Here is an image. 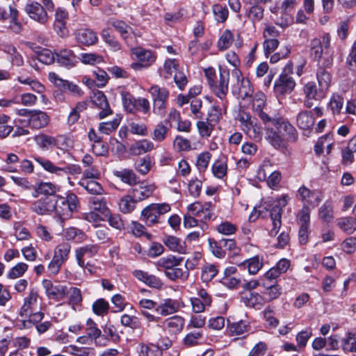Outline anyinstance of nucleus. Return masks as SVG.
<instances>
[{"label":"nucleus","mask_w":356,"mask_h":356,"mask_svg":"<svg viewBox=\"0 0 356 356\" xmlns=\"http://www.w3.org/2000/svg\"><path fill=\"white\" fill-rule=\"evenodd\" d=\"M79 205L77 196L68 193L66 197L50 195L39 198L31 204V209L40 216L54 215L60 223L71 218Z\"/></svg>","instance_id":"obj_1"},{"label":"nucleus","mask_w":356,"mask_h":356,"mask_svg":"<svg viewBox=\"0 0 356 356\" xmlns=\"http://www.w3.org/2000/svg\"><path fill=\"white\" fill-rule=\"evenodd\" d=\"M266 127V139L275 148L284 146L286 141H295L296 139V130L295 127L284 120H271Z\"/></svg>","instance_id":"obj_2"},{"label":"nucleus","mask_w":356,"mask_h":356,"mask_svg":"<svg viewBox=\"0 0 356 356\" xmlns=\"http://www.w3.org/2000/svg\"><path fill=\"white\" fill-rule=\"evenodd\" d=\"M34 160L40 164L42 168L53 175L58 177L64 175H78L81 173V168L76 164L69 163L65 162L60 163L59 165H56L51 161L40 156H34Z\"/></svg>","instance_id":"obj_3"},{"label":"nucleus","mask_w":356,"mask_h":356,"mask_svg":"<svg viewBox=\"0 0 356 356\" xmlns=\"http://www.w3.org/2000/svg\"><path fill=\"white\" fill-rule=\"evenodd\" d=\"M131 54L136 61L131 63L130 67L135 71H140L150 67L156 61L154 52L140 47L132 48Z\"/></svg>","instance_id":"obj_4"},{"label":"nucleus","mask_w":356,"mask_h":356,"mask_svg":"<svg viewBox=\"0 0 356 356\" xmlns=\"http://www.w3.org/2000/svg\"><path fill=\"white\" fill-rule=\"evenodd\" d=\"M171 209L169 204H151L143 209L141 212V218L147 225L152 226L158 223L159 216L168 213Z\"/></svg>","instance_id":"obj_5"},{"label":"nucleus","mask_w":356,"mask_h":356,"mask_svg":"<svg viewBox=\"0 0 356 356\" xmlns=\"http://www.w3.org/2000/svg\"><path fill=\"white\" fill-rule=\"evenodd\" d=\"M290 74H292V67L291 65H287L280 74L279 79L275 83L274 90L275 93L284 95L291 92L296 86V82Z\"/></svg>","instance_id":"obj_6"},{"label":"nucleus","mask_w":356,"mask_h":356,"mask_svg":"<svg viewBox=\"0 0 356 356\" xmlns=\"http://www.w3.org/2000/svg\"><path fill=\"white\" fill-rule=\"evenodd\" d=\"M40 307L39 294L35 289H32L29 292L27 296L24 298L23 304L19 311V315L21 317H28V318H30L32 314L38 312L37 309Z\"/></svg>","instance_id":"obj_7"},{"label":"nucleus","mask_w":356,"mask_h":356,"mask_svg":"<svg viewBox=\"0 0 356 356\" xmlns=\"http://www.w3.org/2000/svg\"><path fill=\"white\" fill-rule=\"evenodd\" d=\"M287 196L283 195L281 198L273 202V208L270 210V218L273 223V227L269 232L270 236H275L279 232L282 225L281 218L282 208L284 207L287 203Z\"/></svg>","instance_id":"obj_8"},{"label":"nucleus","mask_w":356,"mask_h":356,"mask_svg":"<svg viewBox=\"0 0 356 356\" xmlns=\"http://www.w3.org/2000/svg\"><path fill=\"white\" fill-rule=\"evenodd\" d=\"M44 317V314L42 312H38L30 316V318L22 320V325L24 328H30L31 325L35 326V329L39 334H42L47 332L53 326L51 321H47L41 322Z\"/></svg>","instance_id":"obj_9"},{"label":"nucleus","mask_w":356,"mask_h":356,"mask_svg":"<svg viewBox=\"0 0 356 356\" xmlns=\"http://www.w3.org/2000/svg\"><path fill=\"white\" fill-rule=\"evenodd\" d=\"M25 12L29 17L42 24H44L49 19L47 12L38 2L29 0L25 6Z\"/></svg>","instance_id":"obj_10"},{"label":"nucleus","mask_w":356,"mask_h":356,"mask_svg":"<svg viewBox=\"0 0 356 356\" xmlns=\"http://www.w3.org/2000/svg\"><path fill=\"white\" fill-rule=\"evenodd\" d=\"M48 79L56 87L60 88L64 92H69L70 94L75 97H81L83 94V92L79 86L60 78L55 72H49Z\"/></svg>","instance_id":"obj_11"},{"label":"nucleus","mask_w":356,"mask_h":356,"mask_svg":"<svg viewBox=\"0 0 356 356\" xmlns=\"http://www.w3.org/2000/svg\"><path fill=\"white\" fill-rule=\"evenodd\" d=\"M49 122V115L42 111L34 110L29 112L27 120H19V122L27 124L31 129H40L46 127Z\"/></svg>","instance_id":"obj_12"},{"label":"nucleus","mask_w":356,"mask_h":356,"mask_svg":"<svg viewBox=\"0 0 356 356\" xmlns=\"http://www.w3.org/2000/svg\"><path fill=\"white\" fill-rule=\"evenodd\" d=\"M305 95V105L307 108L313 106L312 100H320L325 97V92L321 88L318 90L314 82H308L303 87Z\"/></svg>","instance_id":"obj_13"},{"label":"nucleus","mask_w":356,"mask_h":356,"mask_svg":"<svg viewBox=\"0 0 356 356\" xmlns=\"http://www.w3.org/2000/svg\"><path fill=\"white\" fill-rule=\"evenodd\" d=\"M42 286L45 289V293L49 298L56 300H62L67 293L68 290L66 286L61 284H53L49 280H44Z\"/></svg>","instance_id":"obj_14"},{"label":"nucleus","mask_w":356,"mask_h":356,"mask_svg":"<svg viewBox=\"0 0 356 356\" xmlns=\"http://www.w3.org/2000/svg\"><path fill=\"white\" fill-rule=\"evenodd\" d=\"M212 204L211 202L202 204L200 202H195L189 204L187 207L188 212L202 220H209L212 217V212L211 210Z\"/></svg>","instance_id":"obj_15"},{"label":"nucleus","mask_w":356,"mask_h":356,"mask_svg":"<svg viewBox=\"0 0 356 356\" xmlns=\"http://www.w3.org/2000/svg\"><path fill=\"white\" fill-rule=\"evenodd\" d=\"M91 101L95 106L101 110L99 113L100 119H103L112 113L106 97L103 92L97 90L93 92L91 96Z\"/></svg>","instance_id":"obj_16"},{"label":"nucleus","mask_w":356,"mask_h":356,"mask_svg":"<svg viewBox=\"0 0 356 356\" xmlns=\"http://www.w3.org/2000/svg\"><path fill=\"white\" fill-rule=\"evenodd\" d=\"M36 144L42 149L51 148L57 147L59 149H64L65 147L60 146L61 141L67 142L68 140L63 136H58L56 138L45 134H39L35 137Z\"/></svg>","instance_id":"obj_17"},{"label":"nucleus","mask_w":356,"mask_h":356,"mask_svg":"<svg viewBox=\"0 0 356 356\" xmlns=\"http://www.w3.org/2000/svg\"><path fill=\"white\" fill-rule=\"evenodd\" d=\"M296 3V0H284L280 8L282 16L280 19H277L276 24L284 28L292 22L293 18L290 13L294 8Z\"/></svg>","instance_id":"obj_18"},{"label":"nucleus","mask_w":356,"mask_h":356,"mask_svg":"<svg viewBox=\"0 0 356 356\" xmlns=\"http://www.w3.org/2000/svg\"><path fill=\"white\" fill-rule=\"evenodd\" d=\"M298 193L302 202L312 207L318 205L323 197L322 193L320 191H310L305 186H301L298 189Z\"/></svg>","instance_id":"obj_19"},{"label":"nucleus","mask_w":356,"mask_h":356,"mask_svg":"<svg viewBox=\"0 0 356 356\" xmlns=\"http://www.w3.org/2000/svg\"><path fill=\"white\" fill-rule=\"evenodd\" d=\"M56 60L61 66L68 69L74 67L78 63V58L70 49H60L55 53Z\"/></svg>","instance_id":"obj_20"},{"label":"nucleus","mask_w":356,"mask_h":356,"mask_svg":"<svg viewBox=\"0 0 356 356\" xmlns=\"http://www.w3.org/2000/svg\"><path fill=\"white\" fill-rule=\"evenodd\" d=\"M266 105V96L264 93H257L252 102V109L264 123L270 122L271 118L263 111Z\"/></svg>","instance_id":"obj_21"},{"label":"nucleus","mask_w":356,"mask_h":356,"mask_svg":"<svg viewBox=\"0 0 356 356\" xmlns=\"http://www.w3.org/2000/svg\"><path fill=\"white\" fill-rule=\"evenodd\" d=\"M229 74L227 72L220 73V79L218 83H213V86H210L215 95L220 99H223L229 90Z\"/></svg>","instance_id":"obj_22"},{"label":"nucleus","mask_w":356,"mask_h":356,"mask_svg":"<svg viewBox=\"0 0 356 356\" xmlns=\"http://www.w3.org/2000/svg\"><path fill=\"white\" fill-rule=\"evenodd\" d=\"M155 189V186L152 184L143 182L136 186L131 191V195L138 202L149 197Z\"/></svg>","instance_id":"obj_23"},{"label":"nucleus","mask_w":356,"mask_h":356,"mask_svg":"<svg viewBox=\"0 0 356 356\" xmlns=\"http://www.w3.org/2000/svg\"><path fill=\"white\" fill-rule=\"evenodd\" d=\"M315 118L312 111H302L296 117L297 126L303 130H310L314 125Z\"/></svg>","instance_id":"obj_24"},{"label":"nucleus","mask_w":356,"mask_h":356,"mask_svg":"<svg viewBox=\"0 0 356 356\" xmlns=\"http://www.w3.org/2000/svg\"><path fill=\"white\" fill-rule=\"evenodd\" d=\"M178 309L179 307L175 300L167 298L157 305L156 312L161 316H166L177 312Z\"/></svg>","instance_id":"obj_25"},{"label":"nucleus","mask_w":356,"mask_h":356,"mask_svg":"<svg viewBox=\"0 0 356 356\" xmlns=\"http://www.w3.org/2000/svg\"><path fill=\"white\" fill-rule=\"evenodd\" d=\"M76 40L78 42L90 46L97 42L98 38L95 32L90 29H83L77 31Z\"/></svg>","instance_id":"obj_26"},{"label":"nucleus","mask_w":356,"mask_h":356,"mask_svg":"<svg viewBox=\"0 0 356 356\" xmlns=\"http://www.w3.org/2000/svg\"><path fill=\"white\" fill-rule=\"evenodd\" d=\"M243 301L247 307L255 309H261L266 303L262 295L256 292H249L242 297Z\"/></svg>","instance_id":"obj_27"},{"label":"nucleus","mask_w":356,"mask_h":356,"mask_svg":"<svg viewBox=\"0 0 356 356\" xmlns=\"http://www.w3.org/2000/svg\"><path fill=\"white\" fill-rule=\"evenodd\" d=\"M155 148L154 144L149 140L143 139L136 141L129 148L130 153L138 156L152 151Z\"/></svg>","instance_id":"obj_28"},{"label":"nucleus","mask_w":356,"mask_h":356,"mask_svg":"<svg viewBox=\"0 0 356 356\" xmlns=\"http://www.w3.org/2000/svg\"><path fill=\"white\" fill-rule=\"evenodd\" d=\"M183 261L182 257L169 255L160 258L156 263L159 270H163L164 273L175 266H180Z\"/></svg>","instance_id":"obj_29"},{"label":"nucleus","mask_w":356,"mask_h":356,"mask_svg":"<svg viewBox=\"0 0 356 356\" xmlns=\"http://www.w3.org/2000/svg\"><path fill=\"white\" fill-rule=\"evenodd\" d=\"M89 205L91 209L97 211L103 216L108 215L110 211L106 198L101 195L91 197L89 199Z\"/></svg>","instance_id":"obj_30"},{"label":"nucleus","mask_w":356,"mask_h":356,"mask_svg":"<svg viewBox=\"0 0 356 356\" xmlns=\"http://www.w3.org/2000/svg\"><path fill=\"white\" fill-rule=\"evenodd\" d=\"M185 324L184 318L179 316H174L165 320L164 326L168 329L170 332L177 334L180 332Z\"/></svg>","instance_id":"obj_31"},{"label":"nucleus","mask_w":356,"mask_h":356,"mask_svg":"<svg viewBox=\"0 0 356 356\" xmlns=\"http://www.w3.org/2000/svg\"><path fill=\"white\" fill-rule=\"evenodd\" d=\"M136 351L139 356H162V350L153 343H140L136 347Z\"/></svg>","instance_id":"obj_32"},{"label":"nucleus","mask_w":356,"mask_h":356,"mask_svg":"<svg viewBox=\"0 0 356 356\" xmlns=\"http://www.w3.org/2000/svg\"><path fill=\"white\" fill-rule=\"evenodd\" d=\"M232 76L236 79V88L238 90V93L241 96H248L250 92V89L248 87L249 82L245 81L242 75L241 72L236 67L232 72Z\"/></svg>","instance_id":"obj_33"},{"label":"nucleus","mask_w":356,"mask_h":356,"mask_svg":"<svg viewBox=\"0 0 356 356\" xmlns=\"http://www.w3.org/2000/svg\"><path fill=\"white\" fill-rule=\"evenodd\" d=\"M63 236L67 241H74L76 243H82L86 239V234L81 229L70 227L63 231Z\"/></svg>","instance_id":"obj_34"},{"label":"nucleus","mask_w":356,"mask_h":356,"mask_svg":"<svg viewBox=\"0 0 356 356\" xmlns=\"http://www.w3.org/2000/svg\"><path fill=\"white\" fill-rule=\"evenodd\" d=\"M250 330V326L248 323L244 321H240L236 323L228 324L227 330L230 336H241Z\"/></svg>","instance_id":"obj_35"},{"label":"nucleus","mask_w":356,"mask_h":356,"mask_svg":"<svg viewBox=\"0 0 356 356\" xmlns=\"http://www.w3.org/2000/svg\"><path fill=\"white\" fill-rule=\"evenodd\" d=\"M238 266L247 268L250 274L255 275L262 268L263 262L259 256H254L239 264Z\"/></svg>","instance_id":"obj_36"},{"label":"nucleus","mask_w":356,"mask_h":356,"mask_svg":"<svg viewBox=\"0 0 356 356\" xmlns=\"http://www.w3.org/2000/svg\"><path fill=\"white\" fill-rule=\"evenodd\" d=\"M265 291L262 296L266 302H271L280 297L282 293V289L278 284L268 285L266 283L262 284Z\"/></svg>","instance_id":"obj_37"},{"label":"nucleus","mask_w":356,"mask_h":356,"mask_svg":"<svg viewBox=\"0 0 356 356\" xmlns=\"http://www.w3.org/2000/svg\"><path fill=\"white\" fill-rule=\"evenodd\" d=\"M163 243L172 251L180 254L186 252L185 243L176 236H168L163 240Z\"/></svg>","instance_id":"obj_38"},{"label":"nucleus","mask_w":356,"mask_h":356,"mask_svg":"<svg viewBox=\"0 0 356 356\" xmlns=\"http://www.w3.org/2000/svg\"><path fill=\"white\" fill-rule=\"evenodd\" d=\"M179 65L175 59H168L160 69V75L164 79H169L179 70Z\"/></svg>","instance_id":"obj_39"},{"label":"nucleus","mask_w":356,"mask_h":356,"mask_svg":"<svg viewBox=\"0 0 356 356\" xmlns=\"http://www.w3.org/2000/svg\"><path fill=\"white\" fill-rule=\"evenodd\" d=\"M131 193L123 196L119 203V209L124 213H129L135 209V204L137 203Z\"/></svg>","instance_id":"obj_40"},{"label":"nucleus","mask_w":356,"mask_h":356,"mask_svg":"<svg viewBox=\"0 0 356 356\" xmlns=\"http://www.w3.org/2000/svg\"><path fill=\"white\" fill-rule=\"evenodd\" d=\"M337 226L344 232L351 234L356 230V218L343 217L337 219Z\"/></svg>","instance_id":"obj_41"},{"label":"nucleus","mask_w":356,"mask_h":356,"mask_svg":"<svg viewBox=\"0 0 356 356\" xmlns=\"http://www.w3.org/2000/svg\"><path fill=\"white\" fill-rule=\"evenodd\" d=\"M318 218L323 222L329 223L334 219V210L331 202H325L318 209Z\"/></svg>","instance_id":"obj_42"},{"label":"nucleus","mask_w":356,"mask_h":356,"mask_svg":"<svg viewBox=\"0 0 356 356\" xmlns=\"http://www.w3.org/2000/svg\"><path fill=\"white\" fill-rule=\"evenodd\" d=\"M108 24L118 31L124 40H127L129 33L132 31L131 27L121 20L111 19Z\"/></svg>","instance_id":"obj_43"},{"label":"nucleus","mask_w":356,"mask_h":356,"mask_svg":"<svg viewBox=\"0 0 356 356\" xmlns=\"http://www.w3.org/2000/svg\"><path fill=\"white\" fill-rule=\"evenodd\" d=\"M70 250L71 245L70 243H61L55 248L53 257L65 263L68 259Z\"/></svg>","instance_id":"obj_44"},{"label":"nucleus","mask_w":356,"mask_h":356,"mask_svg":"<svg viewBox=\"0 0 356 356\" xmlns=\"http://www.w3.org/2000/svg\"><path fill=\"white\" fill-rule=\"evenodd\" d=\"M246 13L248 19L253 24H255L260 22L263 19L264 8L261 5L248 7L246 9Z\"/></svg>","instance_id":"obj_45"},{"label":"nucleus","mask_w":356,"mask_h":356,"mask_svg":"<svg viewBox=\"0 0 356 356\" xmlns=\"http://www.w3.org/2000/svg\"><path fill=\"white\" fill-rule=\"evenodd\" d=\"M85 330L88 337L97 343V339L102 336V330L97 327V323L92 318H88L86 321Z\"/></svg>","instance_id":"obj_46"},{"label":"nucleus","mask_w":356,"mask_h":356,"mask_svg":"<svg viewBox=\"0 0 356 356\" xmlns=\"http://www.w3.org/2000/svg\"><path fill=\"white\" fill-rule=\"evenodd\" d=\"M149 92L152 96L153 101H168L169 97V91L165 88H161L158 85H153L149 89Z\"/></svg>","instance_id":"obj_47"},{"label":"nucleus","mask_w":356,"mask_h":356,"mask_svg":"<svg viewBox=\"0 0 356 356\" xmlns=\"http://www.w3.org/2000/svg\"><path fill=\"white\" fill-rule=\"evenodd\" d=\"M321 42L322 48L324 51V56L327 61V64H330L332 61V57L334 54V50L330 47L331 37L329 33L324 34L322 37Z\"/></svg>","instance_id":"obj_48"},{"label":"nucleus","mask_w":356,"mask_h":356,"mask_svg":"<svg viewBox=\"0 0 356 356\" xmlns=\"http://www.w3.org/2000/svg\"><path fill=\"white\" fill-rule=\"evenodd\" d=\"M212 13L214 19L219 23L225 22L229 15L228 9L225 6L216 3L212 6Z\"/></svg>","instance_id":"obj_49"},{"label":"nucleus","mask_w":356,"mask_h":356,"mask_svg":"<svg viewBox=\"0 0 356 356\" xmlns=\"http://www.w3.org/2000/svg\"><path fill=\"white\" fill-rule=\"evenodd\" d=\"M37 191L45 196L57 195L56 193L60 191V186L51 182H41Z\"/></svg>","instance_id":"obj_50"},{"label":"nucleus","mask_w":356,"mask_h":356,"mask_svg":"<svg viewBox=\"0 0 356 356\" xmlns=\"http://www.w3.org/2000/svg\"><path fill=\"white\" fill-rule=\"evenodd\" d=\"M115 175L119 177L122 181L129 185L136 184L138 181V177L131 170L123 169L120 171H116Z\"/></svg>","instance_id":"obj_51"},{"label":"nucleus","mask_w":356,"mask_h":356,"mask_svg":"<svg viewBox=\"0 0 356 356\" xmlns=\"http://www.w3.org/2000/svg\"><path fill=\"white\" fill-rule=\"evenodd\" d=\"M169 128L165 126L162 122L158 123L152 134V138L153 140L161 143L163 142L168 136Z\"/></svg>","instance_id":"obj_52"},{"label":"nucleus","mask_w":356,"mask_h":356,"mask_svg":"<svg viewBox=\"0 0 356 356\" xmlns=\"http://www.w3.org/2000/svg\"><path fill=\"white\" fill-rule=\"evenodd\" d=\"M79 184L91 194L99 195L104 191L102 186L95 180H82Z\"/></svg>","instance_id":"obj_53"},{"label":"nucleus","mask_w":356,"mask_h":356,"mask_svg":"<svg viewBox=\"0 0 356 356\" xmlns=\"http://www.w3.org/2000/svg\"><path fill=\"white\" fill-rule=\"evenodd\" d=\"M165 275L170 280L175 281L178 279L186 280L188 277L189 273L184 270L179 266H175L168 270Z\"/></svg>","instance_id":"obj_54"},{"label":"nucleus","mask_w":356,"mask_h":356,"mask_svg":"<svg viewBox=\"0 0 356 356\" xmlns=\"http://www.w3.org/2000/svg\"><path fill=\"white\" fill-rule=\"evenodd\" d=\"M121 121L120 116H116L113 120L104 122L99 124V131L104 134H109L114 131L119 126Z\"/></svg>","instance_id":"obj_55"},{"label":"nucleus","mask_w":356,"mask_h":356,"mask_svg":"<svg viewBox=\"0 0 356 356\" xmlns=\"http://www.w3.org/2000/svg\"><path fill=\"white\" fill-rule=\"evenodd\" d=\"M218 270L216 266L206 264L202 268L201 279L204 282H209L217 275Z\"/></svg>","instance_id":"obj_56"},{"label":"nucleus","mask_w":356,"mask_h":356,"mask_svg":"<svg viewBox=\"0 0 356 356\" xmlns=\"http://www.w3.org/2000/svg\"><path fill=\"white\" fill-rule=\"evenodd\" d=\"M316 77L319 88L325 92L329 88L331 81L330 74L325 69L320 68L317 71Z\"/></svg>","instance_id":"obj_57"},{"label":"nucleus","mask_w":356,"mask_h":356,"mask_svg":"<svg viewBox=\"0 0 356 356\" xmlns=\"http://www.w3.org/2000/svg\"><path fill=\"white\" fill-rule=\"evenodd\" d=\"M78 59L86 65H96L104 61L103 57L95 53H82Z\"/></svg>","instance_id":"obj_58"},{"label":"nucleus","mask_w":356,"mask_h":356,"mask_svg":"<svg viewBox=\"0 0 356 356\" xmlns=\"http://www.w3.org/2000/svg\"><path fill=\"white\" fill-rule=\"evenodd\" d=\"M93 312L97 316H104L108 314L109 304L103 298L97 300L92 305Z\"/></svg>","instance_id":"obj_59"},{"label":"nucleus","mask_w":356,"mask_h":356,"mask_svg":"<svg viewBox=\"0 0 356 356\" xmlns=\"http://www.w3.org/2000/svg\"><path fill=\"white\" fill-rule=\"evenodd\" d=\"M136 170L141 175H147L151 169V160L149 156L139 158L134 164Z\"/></svg>","instance_id":"obj_60"},{"label":"nucleus","mask_w":356,"mask_h":356,"mask_svg":"<svg viewBox=\"0 0 356 356\" xmlns=\"http://www.w3.org/2000/svg\"><path fill=\"white\" fill-rule=\"evenodd\" d=\"M343 349L346 352H356V332H348L342 340Z\"/></svg>","instance_id":"obj_61"},{"label":"nucleus","mask_w":356,"mask_h":356,"mask_svg":"<svg viewBox=\"0 0 356 356\" xmlns=\"http://www.w3.org/2000/svg\"><path fill=\"white\" fill-rule=\"evenodd\" d=\"M311 55L314 60L319 61L324 55V51L322 48L321 42L320 39L314 38L311 41Z\"/></svg>","instance_id":"obj_62"},{"label":"nucleus","mask_w":356,"mask_h":356,"mask_svg":"<svg viewBox=\"0 0 356 356\" xmlns=\"http://www.w3.org/2000/svg\"><path fill=\"white\" fill-rule=\"evenodd\" d=\"M245 133L250 138L256 141H259L262 138L263 131L260 124L257 122V120L248 127Z\"/></svg>","instance_id":"obj_63"},{"label":"nucleus","mask_w":356,"mask_h":356,"mask_svg":"<svg viewBox=\"0 0 356 356\" xmlns=\"http://www.w3.org/2000/svg\"><path fill=\"white\" fill-rule=\"evenodd\" d=\"M28 265L20 262L14 266L7 274L9 279H17L22 277L27 270Z\"/></svg>","instance_id":"obj_64"}]
</instances>
